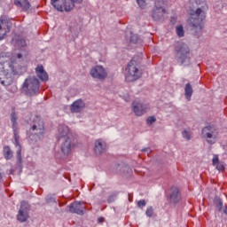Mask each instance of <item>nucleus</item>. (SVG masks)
Instances as JSON below:
<instances>
[{"label": "nucleus", "mask_w": 227, "mask_h": 227, "mask_svg": "<svg viewBox=\"0 0 227 227\" xmlns=\"http://www.w3.org/2000/svg\"><path fill=\"white\" fill-rule=\"evenodd\" d=\"M20 66L17 63L16 57H0V84L10 86L13 82V77L19 74Z\"/></svg>", "instance_id": "1"}, {"label": "nucleus", "mask_w": 227, "mask_h": 227, "mask_svg": "<svg viewBox=\"0 0 227 227\" xmlns=\"http://www.w3.org/2000/svg\"><path fill=\"white\" fill-rule=\"evenodd\" d=\"M196 3L197 6H200L194 13L191 14L190 26L195 30V33H201L203 30V20H205V10L207 6L206 0H191Z\"/></svg>", "instance_id": "2"}, {"label": "nucleus", "mask_w": 227, "mask_h": 227, "mask_svg": "<svg viewBox=\"0 0 227 227\" xmlns=\"http://www.w3.org/2000/svg\"><path fill=\"white\" fill-rule=\"evenodd\" d=\"M27 137L31 141H42L43 139V134H45V123L43 120L38 116L32 118L30 128L27 131Z\"/></svg>", "instance_id": "3"}, {"label": "nucleus", "mask_w": 227, "mask_h": 227, "mask_svg": "<svg viewBox=\"0 0 227 227\" xmlns=\"http://www.w3.org/2000/svg\"><path fill=\"white\" fill-rule=\"evenodd\" d=\"M176 61L180 65H191V49L185 43H177L175 47Z\"/></svg>", "instance_id": "4"}, {"label": "nucleus", "mask_w": 227, "mask_h": 227, "mask_svg": "<svg viewBox=\"0 0 227 227\" xmlns=\"http://www.w3.org/2000/svg\"><path fill=\"white\" fill-rule=\"evenodd\" d=\"M82 0H51V4L58 12H71L75 4H82Z\"/></svg>", "instance_id": "5"}, {"label": "nucleus", "mask_w": 227, "mask_h": 227, "mask_svg": "<svg viewBox=\"0 0 227 227\" xmlns=\"http://www.w3.org/2000/svg\"><path fill=\"white\" fill-rule=\"evenodd\" d=\"M22 90L28 97H35L40 91V81L36 77L27 78L22 84Z\"/></svg>", "instance_id": "6"}, {"label": "nucleus", "mask_w": 227, "mask_h": 227, "mask_svg": "<svg viewBox=\"0 0 227 227\" xmlns=\"http://www.w3.org/2000/svg\"><path fill=\"white\" fill-rule=\"evenodd\" d=\"M139 77H141V71L134 65V61L131 60L126 68V81H128V82H134V81H137Z\"/></svg>", "instance_id": "7"}, {"label": "nucleus", "mask_w": 227, "mask_h": 227, "mask_svg": "<svg viewBox=\"0 0 227 227\" xmlns=\"http://www.w3.org/2000/svg\"><path fill=\"white\" fill-rule=\"evenodd\" d=\"M202 137L208 145H214L217 139V130L212 126L205 127L202 129Z\"/></svg>", "instance_id": "8"}, {"label": "nucleus", "mask_w": 227, "mask_h": 227, "mask_svg": "<svg viewBox=\"0 0 227 227\" xmlns=\"http://www.w3.org/2000/svg\"><path fill=\"white\" fill-rule=\"evenodd\" d=\"M166 2L163 0H156L154 3V9L152 13L153 20H159L164 13H166Z\"/></svg>", "instance_id": "9"}, {"label": "nucleus", "mask_w": 227, "mask_h": 227, "mask_svg": "<svg viewBox=\"0 0 227 227\" xmlns=\"http://www.w3.org/2000/svg\"><path fill=\"white\" fill-rule=\"evenodd\" d=\"M90 76L93 79H98L99 81H104L107 78V71L102 66H95L90 69Z\"/></svg>", "instance_id": "10"}, {"label": "nucleus", "mask_w": 227, "mask_h": 227, "mask_svg": "<svg viewBox=\"0 0 227 227\" xmlns=\"http://www.w3.org/2000/svg\"><path fill=\"white\" fill-rule=\"evenodd\" d=\"M60 141H62L60 145V152L63 153L64 157H68V155L72 153L74 146H75V144H74V139L66 138Z\"/></svg>", "instance_id": "11"}, {"label": "nucleus", "mask_w": 227, "mask_h": 227, "mask_svg": "<svg viewBox=\"0 0 227 227\" xmlns=\"http://www.w3.org/2000/svg\"><path fill=\"white\" fill-rule=\"evenodd\" d=\"M11 121L12 123V129L14 134V145L16 147L20 146V143L19 142V139H20V137L19 136V122H17V114L15 111H12L11 113Z\"/></svg>", "instance_id": "12"}, {"label": "nucleus", "mask_w": 227, "mask_h": 227, "mask_svg": "<svg viewBox=\"0 0 227 227\" xmlns=\"http://www.w3.org/2000/svg\"><path fill=\"white\" fill-rule=\"evenodd\" d=\"M17 219L20 223H26L29 219V205L27 202H21Z\"/></svg>", "instance_id": "13"}, {"label": "nucleus", "mask_w": 227, "mask_h": 227, "mask_svg": "<svg viewBox=\"0 0 227 227\" xmlns=\"http://www.w3.org/2000/svg\"><path fill=\"white\" fill-rule=\"evenodd\" d=\"M148 111H150V105L139 101L133 102V112L136 116H143V114H145Z\"/></svg>", "instance_id": "14"}, {"label": "nucleus", "mask_w": 227, "mask_h": 227, "mask_svg": "<svg viewBox=\"0 0 227 227\" xmlns=\"http://www.w3.org/2000/svg\"><path fill=\"white\" fill-rule=\"evenodd\" d=\"M107 142L106 140L99 138L97 139L94 143V152L96 155H102L107 152Z\"/></svg>", "instance_id": "15"}, {"label": "nucleus", "mask_w": 227, "mask_h": 227, "mask_svg": "<svg viewBox=\"0 0 227 227\" xmlns=\"http://www.w3.org/2000/svg\"><path fill=\"white\" fill-rule=\"evenodd\" d=\"M69 135H70V129H68V126L60 124L59 126L58 134H57L58 141H62L67 138H71Z\"/></svg>", "instance_id": "16"}, {"label": "nucleus", "mask_w": 227, "mask_h": 227, "mask_svg": "<svg viewBox=\"0 0 227 227\" xmlns=\"http://www.w3.org/2000/svg\"><path fill=\"white\" fill-rule=\"evenodd\" d=\"M12 23L8 20H0V41L4 40L7 33H10Z\"/></svg>", "instance_id": "17"}, {"label": "nucleus", "mask_w": 227, "mask_h": 227, "mask_svg": "<svg viewBox=\"0 0 227 227\" xmlns=\"http://www.w3.org/2000/svg\"><path fill=\"white\" fill-rule=\"evenodd\" d=\"M69 212L78 215H84V207H82L81 202H74L69 206Z\"/></svg>", "instance_id": "18"}, {"label": "nucleus", "mask_w": 227, "mask_h": 227, "mask_svg": "<svg viewBox=\"0 0 227 227\" xmlns=\"http://www.w3.org/2000/svg\"><path fill=\"white\" fill-rule=\"evenodd\" d=\"M84 107H86V103L82 99H77L70 106V111L71 113H81Z\"/></svg>", "instance_id": "19"}, {"label": "nucleus", "mask_w": 227, "mask_h": 227, "mask_svg": "<svg viewBox=\"0 0 227 227\" xmlns=\"http://www.w3.org/2000/svg\"><path fill=\"white\" fill-rule=\"evenodd\" d=\"M35 74L40 81H42L43 82H47V81H49V74H47L45 69H43V66L38 65L35 67Z\"/></svg>", "instance_id": "20"}, {"label": "nucleus", "mask_w": 227, "mask_h": 227, "mask_svg": "<svg viewBox=\"0 0 227 227\" xmlns=\"http://www.w3.org/2000/svg\"><path fill=\"white\" fill-rule=\"evenodd\" d=\"M16 45L20 47V49H23L21 53H18L16 58L18 59H22V56H27V51H26V40L23 38H19L16 41Z\"/></svg>", "instance_id": "21"}, {"label": "nucleus", "mask_w": 227, "mask_h": 227, "mask_svg": "<svg viewBox=\"0 0 227 227\" xmlns=\"http://www.w3.org/2000/svg\"><path fill=\"white\" fill-rule=\"evenodd\" d=\"M14 4L18 8H21L23 12H27V10L31 8V4H29V1L27 0H15Z\"/></svg>", "instance_id": "22"}, {"label": "nucleus", "mask_w": 227, "mask_h": 227, "mask_svg": "<svg viewBox=\"0 0 227 227\" xmlns=\"http://www.w3.org/2000/svg\"><path fill=\"white\" fill-rule=\"evenodd\" d=\"M212 162L213 166H215L218 171H224V163L219 161V156L217 154L213 156Z\"/></svg>", "instance_id": "23"}, {"label": "nucleus", "mask_w": 227, "mask_h": 227, "mask_svg": "<svg viewBox=\"0 0 227 227\" xmlns=\"http://www.w3.org/2000/svg\"><path fill=\"white\" fill-rule=\"evenodd\" d=\"M3 153L5 160H10L13 157V151L8 145L4 146Z\"/></svg>", "instance_id": "24"}, {"label": "nucleus", "mask_w": 227, "mask_h": 227, "mask_svg": "<svg viewBox=\"0 0 227 227\" xmlns=\"http://www.w3.org/2000/svg\"><path fill=\"white\" fill-rule=\"evenodd\" d=\"M170 200L173 201V203H178V200H180V192H178L177 188L172 189Z\"/></svg>", "instance_id": "25"}, {"label": "nucleus", "mask_w": 227, "mask_h": 227, "mask_svg": "<svg viewBox=\"0 0 227 227\" xmlns=\"http://www.w3.org/2000/svg\"><path fill=\"white\" fill-rule=\"evenodd\" d=\"M184 92L186 99L191 100V97H192V87L191 86V83H186Z\"/></svg>", "instance_id": "26"}, {"label": "nucleus", "mask_w": 227, "mask_h": 227, "mask_svg": "<svg viewBox=\"0 0 227 227\" xmlns=\"http://www.w3.org/2000/svg\"><path fill=\"white\" fill-rule=\"evenodd\" d=\"M214 204L215 205L218 212L223 210V200H221L219 197L215 198Z\"/></svg>", "instance_id": "27"}, {"label": "nucleus", "mask_w": 227, "mask_h": 227, "mask_svg": "<svg viewBox=\"0 0 227 227\" xmlns=\"http://www.w3.org/2000/svg\"><path fill=\"white\" fill-rule=\"evenodd\" d=\"M176 32L179 38L184 37V35H185V31L184 30V27L182 25H178L177 27H176Z\"/></svg>", "instance_id": "28"}, {"label": "nucleus", "mask_w": 227, "mask_h": 227, "mask_svg": "<svg viewBox=\"0 0 227 227\" xmlns=\"http://www.w3.org/2000/svg\"><path fill=\"white\" fill-rule=\"evenodd\" d=\"M17 160L19 164H22V147L21 146L18 147Z\"/></svg>", "instance_id": "29"}, {"label": "nucleus", "mask_w": 227, "mask_h": 227, "mask_svg": "<svg viewBox=\"0 0 227 227\" xmlns=\"http://www.w3.org/2000/svg\"><path fill=\"white\" fill-rule=\"evenodd\" d=\"M138 40H139V35H137L136 34H131V35H130L131 43H137Z\"/></svg>", "instance_id": "30"}, {"label": "nucleus", "mask_w": 227, "mask_h": 227, "mask_svg": "<svg viewBox=\"0 0 227 227\" xmlns=\"http://www.w3.org/2000/svg\"><path fill=\"white\" fill-rule=\"evenodd\" d=\"M182 134H183V137H184L186 141L191 140V132L189 130L184 129Z\"/></svg>", "instance_id": "31"}, {"label": "nucleus", "mask_w": 227, "mask_h": 227, "mask_svg": "<svg viewBox=\"0 0 227 227\" xmlns=\"http://www.w3.org/2000/svg\"><path fill=\"white\" fill-rule=\"evenodd\" d=\"M155 121H157L155 116H149L146 120L147 125H152L153 123H155Z\"/></svg>", "instance_id": "32"}, {"label": "nucleus", "mask_w": 227, "mask_h": 227, "mask_svg": "<svg viewBox=\"0 0 227 227\" xmlns=\"http://www.w3.org/2000/svg\"><path fill=\"white\" fill-rule=\"evenodd\" d=\"M145 215H147V217H153V207H147V209L145 211Z\"/></svg>", "instance_id": "33"}, {"label": "nucleus", "mask_w": 227, "mask_h": 227, "mask_svg": "<svg viewBox=\"0 0 227 227\" xmlns=\"http://www.w3.org/2000/svg\"><path fill=\"white\" fill-rule=\"evenodd\" d=\"M138 6L142 9L146 7V1L145 0H137Z\"/></svg>", "instance_id": "34"}, {"label": "nucleus", "mask_w": 227, "mask_h": 227, "mask_svg": "<svg viewBox=\"0 0 227 227\" xmlns=\"http://www.w3.org/2000/svg\"><path fill=\"white\" fill-rule=\"evenodd\" d=\"M137 207L139 208L143 207H146V201L145 200H141L137 202Z\"/></svg>", "instance_id": "35"}, {"label": "nucleus", "mask_w": 227, "mask_h": 227, "mask_svg": "<svg viewBox=\"0 0 227 227\" xmlns=\"http://www.w3.org/2000/svg\"><path fill=\"white\" fill-rule=\"evenodd\" d=\"M104 221H105L104 217H99V218H98V223L99 224H102V223H104Z\"/></svg>", "instance_id": "36"}, {"label": "nucleus", "mask_w": 227, "mask_h": 227, "mask_svg": "<svg viewBox=\"0 0 227 227\" xmlns=\"http://www.w3.org/2000/svg\"><path fill=\"white\" fill-rule=\"evenodd\" d=\"M142 152H150V148H144L142 149Z\"/></svg>", "instance_id": "37"}, {"label": "nucleus", "mask_w": 227, "mask_h": 227, "mask_svg": "<svg viewBox=\"0 0 227 227\" xmlns=\"http://www.w3.org/2000/svg\"><path fill=\"white\" fill-rule=\"evenodd\" d=\"M223 214H226V215H227V207H223Z\"/></svg>", "instance_id": "38"}, {"label": "nucleus", "mask_w": 227, "mask_h": 227, "mask_svg": "<svg viewBox=\"0 0 227 227\" xmlns=\"http://www.w3.org/2000/svg\"><path fill=\"white\" fill-rule=\"evenodd\" d=\"M3 180V175L0 173V182Z\"/></svg>", "instance_id": "39"}]
</instances>
